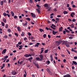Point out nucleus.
<instances>
[{
    "label": "nucleus",
    "mask_w": 77,
    "mask_h": 77,
    "mask_svg": "<svg viewBox=\"0 0 77 77\" xmlns=\"http://www.w3.org/2000/svg\"><path fill=\"white\" fill-rule=\"evenodd\" d=\"M8 57V56L7 55L4 57V58H5V59H7Z\"/></svg>",
    "instance_id": "nucleus-36"
},
{
    "label": "nucleus",
    "mask_w": 77,
    "mask_h": 77,
    "mask_svg": "<svg viewBox=\"0 0 77 77\" xmlns=\"http://www.w3.org/2000/svg\"><path fill=\"white\" fill-rule=\"evenodd\" d=\"M53 32V35H56V33H57V32H54V30H53L52 31Z\"/></svg>",
    "instance_id": "nucleus-17"
},
{
    "label": "nucleus",
    "mask_w": 77,
    "mask_h": 77,
    "mask_svg": "<svg viewBox=\"0 0 77 77\" xmlns=\"http://www.w3.org/2000/svg\"><path fill=\"white\" fill-rule=\"evenodd\" d=\"M39 56L41 59H42H42H43V56H42V55L41 54L39 55Z\"/></svg>",
    "instance_id": "nucleus-7"
},
{
    "label": "nucleus",
    "mask_w": 77,
    "mask_h": 77,
    "mask_svg": "<svg viewBox=\"0 0 77 77\" xmlns=\"http://www.w3.org/2000/svg\"><path fill=\"white\" fill-rule=\"evenodd\" d=\"M74 59H77V57L76 56H75L74 57Z\"/></svg>",
    "instance_id": "nucleus-54"
},
{
    "label": "nucleus",
    "mask_w": 77,
    "mask_h": 77,
    "mask_svg": "<svg viewBox=\"0 0 77 77\" xmlns=\"http://www.w3.org/2000/svg\"><path fill=\"white\" fill-rule=\"evenodd\" d=\"M23 61H21L20 63V65H21V64H22V63H23Z\"/></svg>",
    "instance_id": "nucleus-52"
},
{
    "label": "nucleus",
    "mask_w": 77,
    "mask_h": 77,
    "mask_svg": "<svg viewBox=\"0 0 77 77\" xmlns=\"http://www.w3.org/2000/svg\"><path fill=\"white\" fill-rule=\"evenodd\" d=\"M47 72H49L50 71V70H49V69L48 68L47 69Z\"/></svg>",
    "instance_id": "nucleus-40"
},
{
    "label": "nucleus",
    "mask_w": 77,
    "mask_h": 77,
    "mask_svg": "<svg viewBox=\"0 0 77 77\" xmlns=\"http://www.w3.org/2000/svg\"><path fill=\"white\" fill-rule=\"evenodd\" d=\"M66 59H64L63 60V62H66Z\"/></svg>",
    "instance_id": "nucleus-64"
},
{
    "label": "nucleus",
    "mask_w": 77,
    "mask_h": 77,
    "mask_svg": "<svg viewBox=\"0 0 77 77\" xmlns=\"http://www.w3.org/2000/svg\"><path fill=\"white\" fill-rule=\"evenodd\" d=\"M14 18H17V16H14Z\"/></svg>",
    "instance_id": "nucleus-55"
},
{
    "label": "nucleus",
    "mask_w": 77,
    "mask_h": 77,
    "mask_svg": "<svg viewBox=\"0 0 77 77\" xmlns=\"http://www.w3.org/2000/svg\"><path fill=\"white\" fill-rule=\"evenodd\" d=\"M26 20H27L29 21H30V18H29V17H28V18H26Z\"/></svg>",
    "instance_id": "nucleus-43"
},
{
    "label": "nucleus",
    "mask_w": 77,
    "mask_h": 77,
    "mask_svg": "<svg viewBox=\"0 0 77 77\" xmlns=\"http://www.w3.org/2000/svg\"><path fill=\"white\" fill-rule=\"evenodd\" d=\"M43 36V38H45V37H46V34H44Z\"/></svg>",
    "instance_id": "nucleus-42"
},
{
    "label": "nucleus",
    "mask_w": 77,
    "mask_h": 77,
    "mask_svg": "<svg viewBox=\"0 0 77 77\" xmlns=\"http://www.w3.org/2000/svg\"><path fill=\"white\" fill-rule=\"evenodd\" d=\"M29 38L30 39H34V37L33 36L29 37Z\"/></svg>",
    "instance_id": "nucleus-18"
},
{
    "label": "nucleus",
    "mask_w": 77,
    "mask_h": 77,
    "mask_svg": "<svg viewBox=\"0 0 77 77\" xmlns=\"http://www.w3.org/2000/svg\"><path fill=\"white\" fill-rule=\"evenodd\" d=\"M46 63H47V65H49L50 63V61L48 60L46 61Z\"/></svg>",
    "instance_id": "nucleus-26"
},
{
    "label": "nucleus",
    "mask_w": 77,
    "mask_h": 77,
    "mask_svg": "<svg viewBox=\"0 0 77 77\" xmlns=\"http://www.w3.org/2000/svg\"><path fill=\"white\" fill-rule=\"evenodd\" d=\"M11 12L12 16V17H14V13L12 11H11Z\"/></svg>",
    "instance_id": "nucleus-22"
},
{
    "label": "nucleus",
    "mask_w": 77,
    "mask_h": 77,
    "mask_svg": "<svg viewBox=\"0 0 77 77\" xmlns=\"http://www.w3.org/2000/svg\"><path fill=\"white\" fill-rule=\"evenodd\" d=\"M71 51H72L75 52V53H77L76 51H75L74 49H72L71 50Z\"/></svg>",
    "instance_id": "nucleus-35"
},
{
    "label": "nucleus",
    "mask_w": 77,
    "mask_h": 77,
    "mask_svg": "<svg viewBox=\"0 0 77 77\" xmlns=\"http://www.w3.org/2000/svg\"><path fill=\"white\" fill-rule=\"evenodd\" d=\"M27 38L26 37L24 38V41H26V40H27Z\"/></svg>",
    "instance_id": "nucleus-53"
},
{
    "label": "nucleus",
    "mask_w": 77,
    "mask_h": 77,
    "mask_svg": "<svg viewBox=\"0 0 77 77\" xmlns=\"http://www.w3.org/2000/svg\"><path fill=\"white\" fill-rule=\"evenodd\" d=\"M41 51L40 52V54H41L42 53H43V51H44V48H41Z\"/></svg>",
    "instance_id": "nucleus-13"
},
{
    "label": "nucleus",
    "mask_w": 77,
    "mask_h": 77,
    "mask_svg": "<svg viewBox=\"0 0 77 77\" xmlns=\"http://www.w3.org/2000/svg\"><path fill=\"white\" fill-rule=\"evenodd\" d=\"M31 56H34L35 55V54H34L33 52H31Z\"/></svg>",
    "instance_id": "nucleus-33"
},
{
    "label": "nucleus",
    "mask_w": 77,
    "mask_h": 77,
    "mask_svg": "<svg viewBox=\"0 0 77 77\" xmlns=\"http://www.w3.org/2000/svg\"><path fill=\"white\" fill-rule=\"evenodd\" d=\"M72 8H75V5H72Z\"/></svg>",
    "instance_id": "nucleus-63"
},
{
    "label": "nucleus",
    "mask_w": 77,
    "mask_h": 77,
    "mask_svg": "<svg viewBox=\"0 0 77 77\" xmlns=\"http://www.w3.org/2000/svg\"><path fill=\"white\" fill-rule=\"evenodd\" d=\"M44 7H45L46 8H47L48 7V5L47 4H45L44 5Z\"/></svg>",
    "instance_id": "nucleus-31"
},
{
    "label": "nucleus",
    "mask_w": 77,
    "mask_h": 77,
    "mask_svg": "<svg viewBox=\"0 0 77 77\" xmlns=\"http://www.w3.org/2000/svg\"><path fill=\"white\" fill-rule=\"evenodd\" d=\"M69 39H72V37L70 36L69 37Z\"/></svg>",
    "instance_id": "nucleus-62"
},
{
    "label": "nucleus",
    "mask_w": 77,
    "mask_h": 77,
    "mask_svg": "<svg viewBox=\"0 0 77 77\" xmlns=\"http://www.w3.org/2000/svg\"><path fill=\"white\" fill-rule=\"evenodd\" d=\"M62 42V41L61 40H59L58 41L56 42V43L57 44V45H60V44H61Z\"/></svg>",
    "instance_id": "nucleus-1"
},
{
    "label": "nucleus",
    "mask_w": 77,
    "mask_h": 77,
    "mask_svg": "<svg viewBox=\"0 0 77 77\" xmlns=\"http://www.w3.org/2000/svg\"><path fill=\"white\" fill-rule=\"evenodd\" d=\"M72 63H74V65H77V62H76L75 61H72Z\"/></svg>",
    "instance_id": "nucleus-19"
},
{
    "label": "nucleus",
    "mask_w": 77,
    "mask_h": 77,
    "mask_svg": "<svg viewBox=\"0 0 77 77\" xmlns=\"http://www.w3.org/2000/svg\"><path fill=\"white\" fill-rule=\"evenodd\" d=\"M51 28H52V29H53L54 30H55V28L53 27V26H51Z\"/></svg>",
    "instance_id": "nucleus-48"
},
{
    "label": "nucleus",
    "mask_w": 77,
    "mask_h": 77,
    "mask_svg": "<svg viewBox=\"0 0 77 77\" xmlns=\"http://www.w3.org/2000/svg\"><path fill=\"white\" fill-rule=\"evenodd\" d=\"M36 6L38 8V9H40V8H41V6H39V5H36Z\"/></svg>",
    "instance_id": "nucleus-24"
},
{
    "label": "nucleus",
    "mask_w": 77,
    "mask_h": 77,
    "mask_svg": "<svg viewBox=\"0 0 77 77\" xmlns=\"http://www.w3.org/2000/svg\"><path fill=\"white\" fill-rule=\"evenodd\" d=\"M69 26L71 27V28H74V24H72L71 25H70Z\"/></svg>",
    "instance_id": "nucleus-12"
},
{
    "label": "nucleus",
    "mask_w": 77,
    "mask_h": 77,
    "mask_svg": "<svg viewBox=\"0 0 77 77\" xmlns=\"http://www.w3.org/2000/svg\"><path fill=\"white\" fill-rule=\"evenodd\" d=\"M39 30L40 32H44V30L41 29H39Z\"/></svg>",
    "instance_id": "nucleus-28"
},
{
    "label": "nucleus",
    "mask_w": 77,
    "mask_h": 77,
    "mask_svg": "<svg viewBox=\"0 0 77 77\" xmlns=\"http://www.w3.org/2000/svg\"><path fill=\"white\" fill-rule=\"evenodd\" d=\"M3 3H4V2L3 1H1V5H2H2H3Z\"/></svg>",
    "instance_id": "nucleus-32"
},
{
    "label": "nucleus",
    "mask_w": 77,
    "mask_h": 77,
    "mask_svg": "<svg viewBox=\"0 0 77 77\" xmlns=\"http://www.w3.org/2000/svg\"><path fill=\"white\" fill-rule=\"evenodd\" d=\"M36 11L38 13V14H40V11H39V10L38 9H36Z\"/></svg>",
    "instance_id": "nucleus-23"
},
{
    "label": "nucleus",
    "mask_w": 77,
    "mask_h": 77,
    "mask_svg": "<svg viewBox=\"0 0 77 77\" xmlns=\"http://www.w3.org/2000/svg\"><path fill=\"white\" fill-rule=\"evenodd\" d=\"M6 49H4L2 51V54H4L5 53H6Z\"/></svg>",
    "instance_id": "nucleus-4"
},
{
    "label": "nucleus",
    "mask_w": 77,
    "mask_h": 77,
    "mask_svg": "<svg viewBox=\"0 0 77 77\" xmlns=\"http://www.w3.org/2000/svg\"><path fill=\"white\" fill-rule=\"evenodd\" d=\"M36 60H38V61H41L42 59H41V58H40L39 57H36Z\"/></svg>",
    "instance_id": "nucleus-6"
},
{
    "label": "nucleus",
    "mask_w": 77,
    "mask_h": 77,
    "mask_svg": "<svg viewBox=\"0 0 77 77\" xmlns=\"http://www.w3.org/2000/svg\"><path fill=\"white\" fill-rule=\"evenodd\" d=\"M32 59H33V58L32 57H30L28 59V60H29L30 62H32Z\"/></svg>",
    "instance_id": "nucleus-5"
},
{
    "label": "nucleus",
    "mask_w": 77,
    "mask_h": 77,
    "mask_svg": "<svg viewBox=\"0 0 77 77\" xmlns=\"http://www.w3.org/2000/svg\"><path fill=\"white\" fill-rule=\"evenodd\" d=\"M56 21L59 22V18H56Z\"/></svg>",
    "instance_id": "nucleus-39"
},
{
    "label": "nucleus",
    "mask_w": 77,
    "mask_h": 77,
    "mask_svg": "<svg viewBox=\"0 0 77 77\" xmlns=\"http://www.w3.org/2000/svg\"><path fill=\"white\" fill-rule=\"evenodd\" d=\"M8 24H6V25H5V28H8Z\"/></svg>",
    "instance_id": "nucleus-44"
},
{
    "label": "nucleus",
    "mask_w": 77,
    "mask_h": 77,
    "mask_svg": "<svg viewBox=\"0 0 77 77\" xmlns=\"http://www.w3.org/2000/svg\"><path fill=\"white\" fill-rule=\"evenodd\" d=\"M24 56H25L26 57H29V56L28 54H26Z\"/></svg>",
    "instance_id": "nucleus-25"
},
{
    "label": "nucleus",
    "mask_w": 77,
    "mask_h": 77,
    "mask_svg": "<svg viewBox=\"0 0 77 77\" xmlns=\"http://www.w3.org/2000/svg\"><path fill=\"white\" fill-rule=\"evenodd\" d=\"M52 26H53V27H56V25H55L54 24H52L51 25Z\"/></svg>",
    "instance_id": "nucleus-46"
},
{
    "label": "nucleus",
    "mask_w": 77,
    "mask_h": 77,
    "mask_svg": "<svg viewBox=\"0 0 77 77\" xmlns=\"http://www.w3.org/2000/svg\"><path fill=\"white\" fill-rule=\"evenodd\" d=\"M12 74L13 75H15V74H16V72H15V71H12Z\"/></svg>",
    "instance_id": "nucleus-3"
},
{
    "label": "nucleus",
    "mask_w": 77,
    "mask_h": 77,
    "mask_svg": "<svg viewBox=\"0 0 77 77\" xmlns=\"http://www.w3.org/2000/svg\"><path fill=\"white\" fill-rule=\"evenodd\" d=\"M64 30H65V31H66V32H67V33H69L70 32L68 30H67V29H65Z\"/></svg>",
    "instance_id": "nucleus-16"
},
{
    "label": "nucleus",
    "mask_w": 77,
    "mask_h": 77,
    "mask_svg": "<svg viewBox=\"0 0 77 77\" xmlns=\"http://www.w3.org/2000/svg\"><path fill=\"white\" fill-rule=\"evenodd\" d=\"M66 51H67L68 53H69V54H70V52H69V51L68 50H66Z\"/></svg>",
    "instance_id": "nucleus-49"
},
{
    "label": "nucleus",
    "mask_w": 77,
    "mask_h": 77,
    "mask_svg": "<svg viewBox=\"0 0 77 77\" xmlns=\"http://www.w3.org/2000/svg\"><path fill=\"white\" fill-rule=\"evenodd\" d=\"M28 35L29 36H31V35H32V34H31V33H30L28 32Z\"/></svg>",
    "instance_id": "nucleus-51"
},
{
    "label": "nucleus",
    "mask_w": 77,
    "mask_h": 77,
    "mask_svg": "<svg viewBox=\"0 0 77 77\" xmlns=\"http://www.w3.org/2000/svg\"><path fill=\"white\" fill-rule=\"evenodd\" d=\"M33 64H34V65H35L36 66H38V64H36L35 63L33 62Z\"/></svg>",
    "instance_id": "nucleus-34"
},
{
    "label": "nucleus",
    "mask_w": 77,
    "mask_h": 77,
    "mask_svg": "<svg viewBox=\"0 0 77 77\" xmlns=\"http://www.w3.org/2000/svg\"><path fill=\"white\" fill-rule=\"evenodd\" d=\"M48 50H46L45 51V53H47L48 52Z\"/></svg>",
    "instance_id": "nucleus-45"
},
{
    "label": "nucleus",
    "mask_w": 77,
    "mask_h": 77,
    "mask_svg": "<svg viewBox=\"0 0 77 77\" xmlns=\"http://www.w3.org/2000/svg\"><path fill=\"white\" fill-rule=\"evenodd\" d=\"M76 20H75V19H72V21H73V22H74Z\"/></svg>",
    "instance_id": "nucleus-60"
},
{
    "label": "nucleus",
    "mask_w": 77,
    "mask_h": 77,
    "mask_svg": "<svg viewBox=\"0 0 77 77\" xmlns=\"http://www.w3.org/2000/svg\"><path fill=\"white\" fill-rule=\"evenodd\" d=\"M19 50H21V49L22 48V47H23V46L22 45H20V46H19Z\"/></svg>",
    "instance_id": "nucleus-29"
},
{
    "label": "nucleus",
    "mask_w": 77,
    "mask_h": 77,
    "mask_svg": "<svg viewBox=\"0 0 77 77\" xmlns=\"http://www.w3.org/2000/svg\"><path fill=\"white\" fill-rule=\"evenodd\" d=\"M31 14L33 18H35L36 17V15H35V14H33V13H31Z\"/></svg>",
    "instance_id": "nucleus-2"
},
{
    "label": "nucleus",
    "mask_w": 77,
    "mask_h": 77,
    "mask_svg": "<svg viewBox=\"0 0 77 77\" xmlns=\"http://www.w3.org/2000/svg\"><path fill=\"white\" fill-rule=\"evenodd\" d=\"M62 29H63V27H61L60 28H59V31L60 32H61V31H62Z\"/></svg>",
    "instance_id": "nucleus-20"
},
{
    "label": "nucleus",
    "mask_w": 77,
    "mask_h": 77,
    "mask_svg": "<svg viewBox=\"0 0 77 77\" xmlns=\"http://www.w3.org/2000/svg\"><path fill=\"white\" fill-rule=\"evenodd\" d=\"M63 14H68V12L64 11L63 12Z\"/></svg>",
    "instance_id": "nucleus-27"
},
{
    "label": "nucleus",
    "mask_w": 77,
    "mask_h": 77,
    "mask_svg": "<svg viewBox=\"0 0 77 77\" xmlns=\"http://www.w3.org/2000/svg\"><path fill=\"white\" fill-rule=\"evenodd\" d=\"M3 15H4V16H7V14H6V13H3Z\"/></svg>",
    "instance_id": "nucleus-38"
},
{
    "label": "nucleus",
    "mask_w": 77,
    "mask_h": 77,
    "mask_svg": "<svg viewBox=\"0 0 77 77\" xmlns=\"http://www.w3.org/2000/svg\"><path fill=\"white\" fill-rule=\"evenodd\" d=\"M64 77H70V75L69 74L63 76Z\"/></svg>",
    "instance_id": "nucleus-14"
},
{
    "label": "nucleus",
    "mask_w": 77,
    "mask_h": 77,
    "mask_svg": "<svg viewBox=\"0 0 77 77\" xmlns=\"http://www.w3.org/2000/svg\"><path fill=\"white\" fill-rule=\"evenodd\" d=\"M3 20L4 23H6V19H5V18H3Z\"/></svg>",
    "instance_id": "nucleus-15"
},
{
    "label": "nucleus",
    "mask_w": 77,
    "mask_h": 77,
    "mask_svg": "<svg viewBox=\"0 0 77 77\" xmlns=\"http://www.w3.org/2000/svg\"><path fill=\"white\" fill-rule=\"evenodd\" d=\"M66 46L67 47H69V45L68 43H67V42H66Z\"/></svg>",
    "instance_id": "nucleus-10"
},
{
    "label": "nucleus",
    "mask_w": 77,
    "mask_h": 77,
    "mask_svg": "<svg viewBox=\"0 0 77 77\" xmlns=\"http://www.w3.org/2000/svg\"><path fill=\"white\" fill-rule=\"evenodd\" d=\"M21 36H24V32H22Z\"/></svg>",
    "instance_id": "nucleus-21"
},
{
    "label": "nucleus",
    "mask_w": 77,
    "mask_h": 77,
    "mask_svg": "<svg viewBox=\"0 0 77 77\" xmlns=\"http://www.w3.org/2000/svg\"><path fill=\"white\" fill-rule=\"evenodd\" d=\"M17 29L19 32H21V28L20 27L18 26L17 27Z\"/></svg>",
    "instance_id": "nucleus-8"
},
{
    "label": "nucleus",
    "mask_w": 77,
    "mask_h": 77,
    "mask_svg": "<svg viewBox=\"0 0 77 77\" xmlns=\"http://www.w3.org/2000/svg\"><path fill=\"white\" fill-rule=\"evenodd\" d=\"M39 43H37L35 45V47H39Z\"/></svg>",
    "instance_id": "nucleus-11"
},
{
    "label": "nucleus",
    "mask_w": 77,
    "mask_h": 77,
    "mask_svg": "<svg viewBox=\"0 0 77 77\" xmlns=\"http://www.w3.org/2000/svg\"><path fill=\"white\" fill-rule=\"evenodd\" d=\"M23 23V26H27V23H28L26 21V23Z\"/></svg>",
    "instance_id": "nucleus-9"
},
{
    "label": "nucleus",
    "mask_w": 77,
    "mask_h": 77,
    "mask_svg": "<svg viewBox=\"0 0 77 77\" xmlns=\"http://www.w3.org/2000/svg\"><path fill=\"white\" fill-rule=\"evenodd\" d=\"M7 30L8 32H11V29H9Z\"/></svg>",
    "instance_id": "nucleus-56"
},
{
    "label": "nucleus",
    "mask_w": 77,
    "mask_h": 77,
    "mask_svg": "<svg viewBox=\"0 0 77 77\" xmlns=\"http://www.w3.org/2000/svg\"><path fill=\"white\" fill-rule=\"evenodd\" d=\"M48 11H51V8H49L48 10Z\"/></svg>",
    "instance_id": "nucleus-57"
},
{
    "label": "nucleus",
    "mask_w": 77,
    "mask_h": 77,
    "mask_svg": "<svg viewBox=\"0 0 77 77\" xmlns=\"http://www.w3.org/2000/svg\"><path fill=\"white\" fill-rule=\"evenodd\" d=\"M7 15L8 16V17H10V15L9 14H7Z\"/></svg>",
    "instance_id": "nucleus-61"
},
{
    "label": "nucleus",
    "mask_w": 77,
    "mask_h": 77,
    "mask_svg": "<svg viewBox=\"0 0 77 77\" xmlns=\"http://www.w3.org/2000/svg\"><path fill=\"white\" fill-rule=\"evenodd\" d=\"M8 3L9 4H10V3H11V0H8Z\"/></svg>",
    "instance_id": "nucleus-59"
},
{
    "label": "nucleus",
    "mask_w": 77,
    "mask_h": 77,
    "mask_svg": "<svg viewBox=\"0 0 77 77\" xmlns=\"http://www.w3.org/2000/svg\"><path fill=\"white\" fill-rule=\"evenodd\" d=\"M63 34H65V33H66V31L64 30H63Z\"/></svg>",
    "instance_id": "nucleus-47"
},
{
    "label": "nucleus",
    "mask_w": 77,
    "mask_h": 77,
    "mask_svg": "<svg viewBox=\"0 0 77 77\" xmlns=\"http://www.w3.org/2000/svg\"><path fill=\"white\" fill-rule=\"evenodd\" d=\"M4 38H8V36L7 35H5Z\"/></svg>",
    "instance_id": "nucleus-50"
},
{
    "label": "nucleus",
    "mask_w": 77,
    "mask_h": 77,
    "mask_svg": "<svg viewBox=\"0 0 77 77\" xmlns=\"http://www.w3.org/2000/svg\"><path fill=\"white\" fill-rule=\"evenodd\" d=\"M18 44H19V45H21V42H19L18 43Z\"/></svg>",
    "instance_id": "nucleus-58"
},
{
    "label": "nucleus",
    "mask_w": 77,
    "mask_h": 77,
    "mask_svg": "<svg viewBox=\"0 0 77 77\" xmlns=\"http://www.w3.org/2000/svg\"><path fill=\"white\" fill-rule=\"evenodd\" d=\"M14 35H15V36H16L17 37H18V34H17V33H14Z\"/></svg>",
    "instance_id": "nucleus-37"
},
{
    "label": "nucleus",
    "mask_w": 77,
    "mask_h": 77,
    "mask_svg": "<svg viewBox=\"0 0 77 77\" xmlns=\"http://www.w3.org/2000/svg\"><path fill=\"white\" fill-rule=\"evenodd\" d=\"M2 25V26H5V23L3 22H1Z\"/></svg>",
    "instance_id": "nucleus-30"
},
{
    "label": "nucleus",
    "mask_w": 77,
    "mask_h": 77,
    "mask_svg": "<svg viewBox=\"0 0 77 77\" xmlns=\"http://www.w3.org/2000/svg\"><path fill=\"white\" fill-rule=\"evenodd\" d=\"M68 9L69 11H71V8L70 7H69L68 8Z\"/></svg>",
    "instance_id": "nucleus-41"
}]
</instances>
